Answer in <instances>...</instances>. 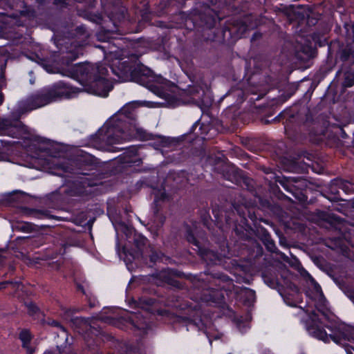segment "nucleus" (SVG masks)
Instances as JSON below:
<instances>
[{
	"instance_id": "nucleus-54",
	"label": "nucleus",
	"mask_w": 354,
	"mask_h": 354,
	"mask_svg": "<svg viewBox=\"0 0 354 354\" xmlns=\"http://www.w3.org/2000/svg\"><path fill=\"white\" fill-rule=\"evenodd\" d=\"M229 354H231V353H229Z\"/></svg>"
},
{
	"instance_id": "nucleus-15",
	"label": "nucleus",
	"mask_w": 354,
	"mask_h": 354,
	"mask_svg": "<svg viewBox=\"0 0 354 354\" xmlns=\"http://www.w3.org/2000/svg\"><path fill=\"white\" fill-rule=\"evenodd\" d=\"M187 307L189 308L193 309L194 311H195V314L196 317H195V315L194 316V318L189 319L187 326V330H189V328H195L198 330H202L205 328V324L203 323L201 317V306L198 304H192L187 305Z\"/></svg>"
},
{
	"instance_id": "nucleus-48",
	"label": "nucleus",
	"mask_w": 354,
	"mask_h": 354,
	"mask_svg": "<svg viewBox=\"0 0 354 354\" xmlns=\"http://www.w3.org/2000/svg\"><path fill=\"white\" fill-rule=\"evenodd\" d=\"M294 289H295V292H298V288H297V286H294Z\"/></svg>"
},
{
	"instance_id": "nucleus-47",
	"label": "nucleus",
	"mask_w": 354,
	"mask_h": 354,
	"mask_svg": "<svg viewBox=\"0 0 354 354\" xmlns=\"http://www.w3.org/2000/svg\"><path fill=\"white\" fill-rule=\"evenodd\" d=\"M75 321H76V322H83V321H84V319H83L82 318H81V319H78V318H77V319H75Z\"/></svg>"
},
{
	"instance_id": "nucleus-41",
	"label": "nucleus",
	"mask_w": 354,
	"mask_h": 354,
	"mask_svg": "<svg viewBox=\"0 0 354 354\" xmlns=\"http://www.w3.org/2000/svg\"><path fill=\"white\" fill-rule=\"evenodd\" d=\"M11 283V282L10 281H4V282L0 283V290L6 287V285L8 283Z\"/></svg>"
},
{
	"instance_id": "nucleus-37",
	"label": "nucleus",
	"mask_w": 354,
	"mask_h": 354,
	"mask_svg": "<svg viewBox=\"0 0 354 354\" xmlns=\"http://www.w3.org/2000/svg\"><path fill=\"white\" fill-rule=\"evenodd\" d=\"M169 140L165 137L160 138V144L162 147H167L168 145Z\"/></svg>"
},
{
	"instance_id": "nucleus-25",
	"label": "nucleus",
	"mask_w": 354,
	"mask_h": 354,
	"mask_svg": "<svg viewBox=\"0 0 354 354\" xmlns=\"http://www.w3.org/2000/svg\"><path fill=\"white\" fill-rule=\"evenodd\" d=\"M32 216L39 219L54 218L59 219L57 216L50 215L48 211L34 210L32 212Z\"/></svg>"
},
{
	"instance_id": "nucleus-6",
	"label": "nucleus",
	"mask_w": 354,
	"mask_h": 354,
	"mask_svg": "<svg viewBox=\"0 0 354 354\" xmlns=\"http://www.w3.org/2000/svg\"><path fill=\"white\" fill-rule=\"evenodd\" d=\"M131 80L149 88L153 93L165 97L169 92H172L175 87L174 83L162 76H149L141 73L140 70L131 72Z\"/></svg>"
},
{
	"instance_id": "nucleus-42",
	"label": "nucleus",
	"mask_w": 354,
	"mask_h": 354,
	"mask_svg": "<svg viewBox=\"0 0 354 354\" xmlns=\"http://www.w3.org/2000/svg\"><path fill=\"white\" fill-rule=\"evenodd\" d=\"M284 301L289 306H294V304H292V302L288 301V298L287 297L284 298Z\"/></svg>"
},
{
	"instance_id": "nucleus-14",
	"label": "nucleus",
	"mask_w": 354,
	"mask_h": 354,
	"mask_svg": "<svg viewBox=\"0 0 354 354\" xmlns=\"http://www.w3.org/2000/svg\"><path fill=\"white\" fill-rule=\"evenodd\" d=\"M141 160L138 156L136 149L132 148L128 149L124 153L119 156L118 162L119 164L118 167L122 169L133 165H139Z\"/></svg>"
},
{
	"instance_id": "nucleus-8",
	"label": "nucleus",
	"mask_w": 354,
	"mask_h": 354,
	"mask_svg": "<svg viewBox=\"0 0 354 354\" xmlns=\"http://www.w3.org/2000/svg\"><path fill=\"white\" fill-rule=\"evenodd\" d=\"M178 17L184 20L183 25L187 29H193L197 26H201L211 29L216 23L218 18L217 12L209 7V5H204L203 12L194 11V14L187 16L185 13H179Z\"/></svg>"
},
{
	"instance_id": "nucleus-27",
	"label": "nucleus",
	"mask_w": 354,
	"mask_h": 354,
	"mask_svg": "<svg viewBox=\"0 0 354 354\" xmlns=\"http://www.w3.org/2000/svg\"><path fill=\"white\" fill-rule=\"evenodd\" d=\"M229 95L236 96L237 103H242L245 100V93L241 89H232L230 91Z\"/></svg>"
},
{
	"instance_id": "nucleus-36",
	"label": "nucleus",
	"mask_w": 354,
	"mask_h": 354,
	"mask_svg": "<svg viewBox=\"0 0 354 354\" xmlns=\"http://www.w3.org/2000/svg\"><path fill=\"white\" fill-rule=\"evenodd\" d=\"M124 232L125 233V234L128 237L133 232V230H132V228L125 225L124 227Z\"/></svg>"
},
{
	"instance_id": "nucleus-1",
	"label": "nucleus",
	"mask_w": 354,
	"mask_h": 354,
	"mask_svg": "<svg viewBox=\"0 0 354 354\" xmlns=\"http://www.w3.org/2000/svg\"><path fill=\"white\" fill-rule=\"evenodd\" d=\"M55 44L58 48L59 57L67 68L63 75L77 80L83 86L79 88L64 81H59L44 87L37 93L19 102L21 113L42 107L62 98L75 97L82 90L101 97H106L113 89V83L107 78L108 68L103 64H78L71 65L83 55L84 48L90 36L84 26L73 28L72 26H62L53 30Z\"/></svg>"
},
{
	"instance_id": "nucleus-17",
	"label": "nucleus",
	"mask_w": 354,
	"mask_h": 354,
	"mask_svg": "<svg viewBox=\"0 0 354 354\" xmlns=\"http://www.w3.org/2000/svg\"><path fill=\"white\" fill-rule=\"evenodd\" d=\"M97 39L102 41H108L107 46H100L103 50L107 49L108 53L105 52V55L110 54L113 55L115 58L120 59V53L119 52V47L117 46L115 44H113V45H111V44L109 41V39H110V32H104V31H100L97 34Z\"/></svg>"
},
{
	"instance_id": "nucleus-32",
	"label": "nucleus",
	"mask_w": 354,
	"mask_h": 354,
	"mask_svg": "<svg viewBox=\"0 0 354 354\" xmlns=\"http://www.w3.org/2000/svg\"><path fill=\"white\" fill-rule=\"evenodd\" d=\"M311 170L316 174H322L324 171V167L319 164H317L315 167L314 163H313L311 164Z\"/></svg>"
},
{
	"instance_id": "nucleus-50",
	"label": "nucleus",
	"mask_w": 354,
	"mask_h": 354,
	"mask_svg": "<svg viewBox=\"0 0 354 354\" xmlns=\"http://www.w3.org/2000/svg\"><path fill=\"white\" fill-rule=\"evenodd\" d=\"M306 158H307L308 160H310V158H309V157H308V154H307V156H306Z\"/></svg>"
},
{
	"instance_id": "nucleus-26",
	"label": "nucleus",
	"mask_w": 354,
	"mask_h": 354,
	"mask_svg": "<svg viewBox=\"0 0 354 354\" xmlns=\"http://www.w3.org/2000/svg\"><path fill=\"white\" fill-rule=\"evenodd\" d=\"M34 142H36V143H34L33 144V147H35L37 144H42L45 146L44 147H39V149L41 152H48L49 151V148L48 147H47L46 145H48V141L46 140V139L44 138H40V137H38V136H35L34 137Z\"/></svg>"
},
{
	"instance_id": "nucleus-12",
	"label": "nucleus",
	"mask_w": 354,
	"mask_h": 354,
	"mask_svg": "<svg viewBox=\"0 0 354 354\" xmlns=\"http://www.w3.org/2000/svg\"><path fill=\"white\" fill-rule=\"evenodd\" d=\"M177 272L173 270L167 268L157 272L153 274V282L157 286L169 285L178 288H181V283L175 279Z\"/></svg>"
},
{
	"instance_id": "nucleus-34",
	"label": "nucleus",
	"mask_w": 354,
	"mask_h": 354,
	"mask_svg": "<svg viewBox=\"0 0 354 354\" xmlns=\"http://www.w3.org/2000/svg\"><path fill=\"white\" fill-rule=\"evenodd\" d=\"M54 4L64 7L68 5V0H54Z\"/></svg>"
},
{
	"instance_id": "nucleus-38",
	"label": "nucleus",
	"mask_w": 354,
	"mask_h": 354,
	"mask_svg": "<svg viewBox=\"0 0 354 354\" xmlns=\"http://www.w3.org/2000/svg\"><path fill=\"white\" fill-rule=\"evenodd\" d=\"M267 248L270 251L274 252V249L275 248L274 243L272 241L268 242L267 244Z\"/></svg>"
},
{
	"instance_id": "nucleus-18",
	"label": "nucleus",
	"mask_w": 354,
	"mask_h": 354,
	"mask_svg": "<svg viewBox=\"0 0 354 354\" xmlns=\"http://www.w3.org/2000/svg\"><path fill=\"white\" fill-rule=\"evenodd\" d=\"M129 320L134 328L140 330L142 335L147 334L148 330L151 328L150 323L140 314H131Z\"/></svg>"
},
{
	"instance_id": "nucleus-21",
	"label": "nucleus",
	"mask_w": 354,
	"mask_h": 354,
	"mask_svg": "<svg viewBox=\"0 0 354 354\" xmlns=\"http://www.w3.org/2000/svg\"><path fill=\"white\" fill-rule=\"evenodd\" d=\"M297 315L299 318L301 323L304 325L306 330L307 331H310V313L308 307L306 306L305 308H303L300 306Z\"/></svg>"
},
{
	"instance_id": "nucleus-3",
	"label": "nucleus",
	"mask_w": 354,
	"mask_h": 354,
	"mask_svg": "<svg viewBox=\"0 0 354 354\" xmlns=\"http://www.w3.org/2000/svg\"><path fill=\"white\" fill-rule=\"evenodd\" d=\"M140 103L133 101L126 104L118 113L106 121L96 133L89 137V145L93 147L106 151H118L119 149L113 147L129 139V134L123 129L124 123L136 127L137 111Z\"/></svg>"
},
{
	"instance_id": "nucleus-44",
	"label": "nucleus",
	"mask_w": 354,
	"mask_h": 354,
	"mask_svg": "<svg viewBox=\"0 0 354 354\" xmlns=\"http://www.w3.org/2000/svg\"><path fill=\"white\" fill-rule=\"evenodd\" d=\"M3 97L1 93H0V105L3 103Z\"/></svg>"
},
{
	"instance_id": "nucleus-10",
	"label": "nucleus",
	"mask_w": 354,
	"mask_h": 354,
	"mask_svg": "<svg viewBox=\"0 0 354 354\" xmlns=\"http://www.w3.org/2000/svg\"><path fill=\"white\" fill-rule=\"evenodd\" d=\"M187 94L190 97L189 102L196 104L203 112L212 105V98L198 86L189 87Z\"/></svg>"
},
{
	"instance_id": "nucleus-45",
	"label": "nucleus",
	"mask_w": 354,
	"mask_h": 354,
	"mask_svg": "<svg viewBox=\"0 0 354 354\" xmlns=\"http://www.w3.org/2000/svg\"><path fill=\"white\" fill-rule=\"evenodd\" d=\"M39 4H43L45 2V0H35Z\"/></svg>"
},
{
	"instance_id": "nucleus-40",
	"label": "nucleus",
	"mask_w": 354,
	"mask_h": 354,
	"mask_svg": "<svg viewBox=\"0 0 354 354\" xmlns=\"http://www.w3.org/2000/svg\"><path fill=\"white\" fill-rule=\"evenodd\" d=\"M120 12H121V16L119 17L118 18L120 19V18H124L125 17V15H126V8H122L121 10H120Z\"/></svg>"
},
{
	"instance_id": "nucleus-28",
	"label": "nucleus",
	"mask_w": 354,
	"mask_h": 354,
	"mask_svg": "<svg viewBox=\"0 0 354 354\" xmlns=\"http://www.w3.org/2000/svg\"><path fill=\"white\" fill-rule=\"evenodd\" d=\"M26 306L28 314L31 316L36 315L39 312V308L32 302L26 303Z\"/></svg>"
},
{
	"instance_id": "nucleus-11",
	"label": "nucleus",
	"mask_w": 354,
	"mask_h": 354,
	"mask_svg": "<svg viewBox=\"0 0 354 354\" xmlns=\"http://www.w3.org/2000/svg\"><path fill=\"white\" fill-rule=\"evenodd\" d=\"M46 166L54 175L66 176L68 173H74L73 167L69 160L50 157L46 160Z\"/></svg>"
},
{
	"instance_id": "nucleus-43",
	"label": "nucleus",
	"mask_w": 354,
	"mask_h": 354,
	"mask_svg": "<svg viewBox=\"0 0 354 354\" xmlns=\"http://www.w3.org/2000/svg\"><path fill=\"white\" fill-rule=\"evenodd\" d=\"M4 263V258L0 255V266L3 265Z\"/></svg>"
},
{
	"instance_id": "nucleus-4",
	"label": "nucleus",
	"mask_w": 354,
	"mask_h": 354,
	"mask_svg": "<svg viewBox=\"0 0 354 354\" xmlns=\"http://www.w3.org/2000/svg\"><path fill=\"white\" fill-rule=\"evenodd\" d=\"M312 289L316 292V299L319 302V306H317L319 313L317 314L311 313V336L324 343H328L332 340L337 344L344 345L343 342L346 340V336L324 312V310L326 308V300L320 286L311 277Z\"/></svg>"
},
{
	"instance_id": "nucleus-46",
	"label": "nucleus",
	"mask_w": 354,
	"mask_h": 354,
	"mask_svg": "<svg viewBox=\"0 0 354 354\" xmlns=\"http://www.w3.org/2000/svg\"><path fill=\"white\" fill-rule=\"evenodd\" d=\"M207 39H209V40H212V41H220V40L217 39L215 36L214 37H212V38H207Z\"/></svg>"
},
{
	"instance_id": "nucleus-13",
	"label": "nucleus",
	"mask_w": 354,
	"mask_h": 354,
	"mask_svg": "<svg viewBox=\"0 0 354 354\" xmlns=\"http://www.w3.org/2000/svg\"><path fill=\"white\" fill-rule=\"evenodd\" d=\"M155 198L153 203L156 205L154 210V216L151 218V226L156 230L160 229L164 224L165 217L159 212L158 206L160 201H165L169 200V196L165 190H158L154 193Z\"/></svg>"
},
{
	"instance_id": "nucleus-39",
	"label": "nucleus",
	"mask_w": 354,
	"mask_h": 354,
	"mask_svg": "<svg viewBox=\"0 0 354 354\" xmlns=\"http://www.w3.org/2000/svg\"><path fill=\"white\" fill-rule=\"evenodd\" d=\"M209 217V215H207V216H204L203 218V225L207 226V228H209V225H208V218Z\"/></svg>"
},
{
	"instance_id": "nucleus-35",
	"label": "nucleus",
	"mask_w": 354,
	"mask_h": 354,
	"mask_svg": "<svg viewBox=\"0 0 354 354\" xmlns=\"http://www.w3.org/2000/svg\"><path fill=\"white\" fill-rule=\"evenodd\" d=\"M353 84H354V80H348L347 78L345 80V81L344 82V86L346 87H351Z\"/></svg>"
},
{
	"instance_id": "nucleus-16",
	"label": "nucleus",
	"mask_w": 354,
	"mask_h": 354,
	"mask_svg": "<svg viewBox=\"0 0 354 354\" xmlns=\"http://www.w3.org/2000/svg\"><path fill=\"white\" fill-rule=\"evenodd\" d=\"M297 41L301 44L300 50L297 52V57L302 62L310 60V39L308 36L304 38L301 34L297 37Z\"/></svg>"
},
{
	"instance_id": "nucleus-31",
	"label": "nucleus",
	"mask_w": 354,
	"mask_h": 354,
	"mask_svg": "<svg viewBox=\"0 0 354 354\" xmlns=\"http://www.w3.org/2000/svg\"><path fill=\"white\" fill-rule=\"evenodd\" d=\"M231 169L233 172V175L232 176L230 175L229 176L226 177V178L231 182H234V183H237L238 176H239L238 171H236L234 167H232Z\"/></svg>"
},
{
	"instance_id": "nucleus-29",
	"label": "nucleus",
	"mask_w": 354,
	"mask_h": 354,
	"mask_svg": "<svg viewBox=\"0 0 354 354\" xmlns=\"http://www.w3.org/2000/svg\"><path fill=\"white\" fill-rule=\"evenodd\" d=\"M151 254L149 255L150 260L151 262H156L158 261L161 260L162 254L160 252H158L156 250H151Z\"/></svg>"
},
{
	"instance_id": "nucleus-22",
	"label": "nucleus",
	"mask_w": 354,
	"mask_h": 354,
	"mask_svg": "<svg viewBox=\"0 0 354 354\" xmlns=\"http://www.w3.org/2000/svg\"><path fill=\"white\" fill-rule=\"evenodd\" d=\"M48 324L57 328V337L62 338L64 340V343L68 342V332L66 328L60 324L59 322L55 320H51L48 322Z\"/></svg>"
},
{
	"instance_id": "nucleus-33",
	"label": "nucleus",
	"mask_w": 354,
	"mask_h": 354,
	"mask_svg": "<svg viewBox=\"0 0 354 354\" xmlns=\"http://www.w3.org/2000/svg\"><path fill=\"white\" fill-rule=\"evenodd\" d=\"M110 68L111 69L112 72L118 77V80L120 82H125L127 80V77H124L122 71H121L120 73H117L113 67H111Z\"/></svg>"
},
{
	"instance_id": "nucleus-5",
	"label": "nucleus",
	"mask_w": 354,
	"mask_h": 354,
	"mask_svg": "<svg viewBox=\"0 0 354 354\" xmlns=\"http://www.w3.org/2000/svg\"><path fill=\"white\" fill-rule=\"evenodd\" d=\"M200 223L192 222L191 225L185 224L186 239L192 244L201 259L208 265H220L223 263V259L226 257V254H218L212 250L205 248L207 237L203 230L200 228Z\"/></svg>"
},
{
	"instance_id": "nucleus-9",
	"label": "nucleus",
	"mask_w": 354,
	"mask_h": 354,
	"mask_svg": "<svg viewBox=\"0 0 354 354\" xmlns=\"http://www.w3.org/2000/svg\"><path fill=\"white\" fill-rule=\"evenodd\" d=\"M0 135L12 138H29L27 128L17 119H0Z\"/></svg>"
},
{
	"instance_id": "nucleus-19",
	"label": "nucleus",
	"mask_w": 354,
	"mask_h": 354,
	"mask_svg": "<svg viewBox=\"0 0 354 354\" xmlns=\"http://www.w3.org/2000/svg\"><path fill=\"white\" fill-rule=\"evenodd\" d=\"M248 30V26L243 23L237 24V25L231 28L226 27L223 30V40H225L227 33L229 37H231L232 35H236V37H241Z\"/></svg>"
},
{
	"instance_id": "nucleus-30",
	"label": "nucleus",
	"mask_w": 354,
	"mask_h": 354,
	"mask_svg": "<svg viewBox=\"0 0 354 354\" xmlns=\"http://www.w3.org/2000/svg\"><path fill=\"white\" fill-rule=\"evenodd\" d=\"M144 351L140 347L129 346L127 349V354H144Z\"/></svg>"
},
{
	"instance_id": "nucleus-7",
	"label": "nucleus",
	"mask_w": 354,
	"mask_h": 354,
	"mask_svg": "<svg viewBox=\"0 0 354 354\" xmlns=\"http://www.w3.org/2000/svg\"><path fill=\"white\" fill-rule=\"evenodd\" d=\"M310 109L308 107L295 105L290 109L281 112L278 118H281L286 131H291L295 126H298L299 132L306 131L309 134L310 124L308 122Z\"/></svg>"
},
{
	"instance_id": "nucleus-20",
	"label": "nucleus",
	"mask_w": 354,
	"mask_h": 354,
	"mask_svg": "<svg viewBox=\"0 0 354 354\" xmlns=\"http://www.w3.org/2000/svg\"><path fill=\"white\" fill-rule=\"evenodd\" d=\"M23 9L19 11L20 17L23 19L19 26L31 25L30 21L36 17V12L32 8L23 3Z\"/></svg>"
},
{
	"instance_id": "nucleus-51",
	"label": "nucleus",
	"mask_w": 354,
	"mask_h": 354,
	"mask_svg": "<svg viewBox=\"0 0 354 354\" xmlns=\"http://www.w3.org/2000/svg\"><path fill=\"white\" fill-rule=\"evenodd\" d=\"M306 295L307 297H308V292H306Z\"/></svg>"
},
{
	"instance_id": "nucleus-24",
	"label": "nucleus",
	"mask_w": 354,
	"mask_h": 354,
	"mask_svg": "<svg viewBox=\"0 0 354 354\" xmlns=\"http://www.w3.org/2000/svg\"><path fill=\"white\" fill-rule=\"evenodd\" d=\"M133 242L136 248L142 253L143 247L147 245L148 240L141 234H135L133 237Z\"/></svg>"
},
{
	"instance_id": "nucleus-53",
	"label": "nucleus",
	"mask_w": 354,
	"mask_h": 354,
	"mask_svg": "<svg viewBox=\"0 0 354 354\" xmlns=\"http://www.w3.org/2000/svg\"><path fill=\"white\" fill-rule=\"evenodd\" d=\"M1 158H2V155H0V160H1Z\"/></svg>"
},
{
	"instance_id": "nucleus-52",
	"label": "nucleus",
	"mask_w": 354,
	"mask_h": 354,
	"mask_svg": "<svg viewBox=\"0 0 354 354\" xmlns=\"http://www.w3.org/2000/svg\"><path fill=\"white\" fill-rule=\"evenodd\" d=\"M281 185H283L286 188V187H285L283 183H281Z\"/></svg>"
},
{
	"instance_id": "nucleus-49",
	"label": "nucleus",
	"mask_w": 354,
	"mask_h": 354,
	"mask_svg": "<svg viewBox=\"0 0 354 354\" xmlns=\"http://www.w3.org/2000/svg\"><path fill=\"white\" fill-rule=\"evenodd\" d=\"M35 157L39 158L40 157V155L39 153H36Z\"/></svg>"
},
{
	"instance_id": "nucleus-23",
	"label": "nucleus",
	"mask_w": 354,
	"mask_h": 354,
	"mask_svg": "<svg viewBox=\"0 0 354 354\" xmlns=\"http://www.w3.org/2000/svg\"><path fill=\"white\" fill-rule=\"evenodd\" d=\"M19 338L22 342L23 347L26 348L28 354H32L34 351L29 346L30 342L31 340V335L28 330H22L19 334Z\"/></svg>"
},
{
	"instance_id": "nucleus-2",
	"label": "nucleus",
	"mask_w": 354,
	"mask_h": 354,
	"mask_svg": "<svg viewBox=\"0 0 354 354\" xmlns=\"http://www.w3.org/2000/svg\"><path fill=\"white\" fill-rule=\"evenodd\" d=\"M192 287L190 298L196 303L201 301L209 305L219 304L224 299V292H234L248 306L256 299L253 290L236 286L232 279L221 272L201 274L198 277L194 278Z\"/></svg>"
}]
</instances>
